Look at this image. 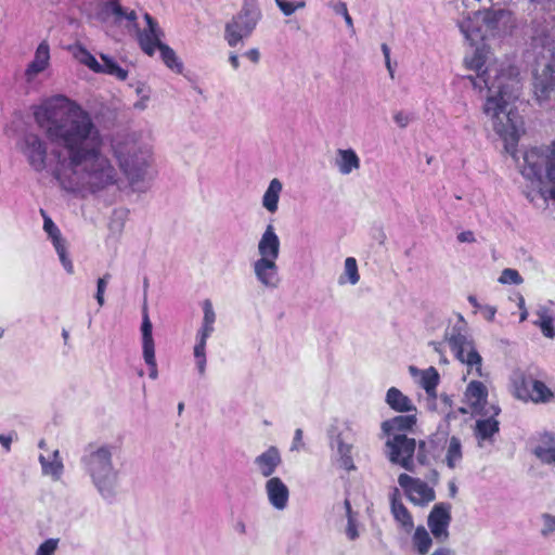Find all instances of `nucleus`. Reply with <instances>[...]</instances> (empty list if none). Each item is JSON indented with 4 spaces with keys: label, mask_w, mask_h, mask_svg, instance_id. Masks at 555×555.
<instances>
[{
    "label": "nucleus",
    "mask_w": 555,
    "mask_h": 555,
    "mask_svg": "<svg viewBox=\"0 0 555 555\" xmlns=\"http://www.w3.org/2000/svg\"><path fill=\"white\" fill-rule=\"evenodd\" d=\"M34 119L51 149V173L60 189L75 198L100 197L121 182V172L137 190L147 176L152 150L131 134L116 135L103 151V134L93 115L78 102L57 94L34 107Z\"/></svg>",
    "instance_id": "f257e3e1"
},
{
    "label": "nucleus",
    "mask_w": 555,
    "mask_h": 555,
    "mask_svg": "<svg viewBox=\"0 0 555 555\" xmlns=\"http://www.w3.org/2000/svg\"><path fill=\"white\" fill-rule=\"evenodd\" d=\"M487 56L482 49L476 48L464 57L465 67L477 73L467 76L475 89L487 88L483 114L490 119L493 130L505 142L508 153H514L522 131V121L513 103L519 96L520 81L518 69L507 61L493 62L485 66Z\"/></svg>",
    "instance_id": "f03ea898"
},
{
    "label": "nucleus",
    "mask_w": 555,
    "mask_h": 555,
    "mask_svg": "<svg viewBox=\"0 0 555 555\" xmlns=\"http://www.w3.org/2000/svg\"><path fill=\"white\" fill-rule=\"evenodd\" d=\"M116 448L107 443H91L80 457V465L100 496L115 500L120 486V472L114 464Z\"/></svg>",
    "instance_id": "7ed1b4c3"
},
{
    "label": "nucleus",
    "mask_w": 555,
    "mask_h": 555,
    "mask_svg": "<svg viewBox=\"0 0 555 555\" xmlns=\"http://www.w3.org/2000/svg\"><path fill=\"white\" fill-rule=\"evenodd\" d=\"M98 17L105 24L125 26L128 30H134L140 48L150 56H153L156 48L163 43L164 31L156 20L145 13L146 26L139 29L135 11L124 8L118 0L102 2L98 11Z\"/></svg>",
    "instance_id": "20e7f679"
},
{
    "label": "nucleus",
    "mask_w": 555,
    "mask_h": 555,
    "mask_svg": "<svg viewBox=\"0 0 555 555\" xmlns=\"http://www.w3.org/2000/svg\"><path fill=\"white\" fill-rule=\"evenodd\" d=\"M521 175L538 188L544 202L555 201V140L547 146L526 151Z\"/></svg>",
    "instance_id": "39448f33"
},
{
    "label": "nucleus",
    "mask_w": 555,
    "mask_h": 555,
    "mask_svg": "<svg viewBox=\"0 0 555 555\" xmlns=\"http://www.w3.org/2000/svg\"><path fill=\"white\" fill-rule=\"evenodd\" d=\"M515 27L513 13L506 9L477 11L459 22V28L472 44L488 37L509 34Z\"/></svg>",
    "instance_id": "423d86ee"
},
{
    "label": "nucleus",
    "mask_w": 555,
    "mask_h": 555,
    "mask_svg": "<svg viewBox=\"0 0 555 555\" xmlns=\"http://www.w3.org/2000/svg\"><path fill=\"white\" fill-rule=\"evenodd\" d=\"M444 340L448 343L455 358L467 367V373L481 377L482 358L476 349L474 339L468 333L464 318L459 314L451 321L444 331Z\"/></svg>",
    "instance_id": "0eeeda50"
},
{
    "label": "nucleus",
    "mask_w": 555,
    "mask_h": 555,
    "mask_svg": "<svg viewBox=\"0 0 555 555\" xmlns=\"http://www.w3.org/2000/svg\"><path fill=\"white\" fill-rule=\"evenodd\" d=\"M262 18L257 0H244L241 9L227 22L224 39L232 48L249 38Z\"/></svg>",
    "instance_id": "6e6552de"
},
{
    "label": "nucleus",
    "mask_w": 555,
    "mask_h": 555,
    "mask_svg": "<svg viewBox=\"0 0 555 555\" xmlns=\"http://www.w3.org/2000/svg\"><path fill=\"white\" fill-rule=\"evenodd\" d=\"M547 54L537 60L533 70L534 94L539 102L555 99V48L547 46Z\"/></svg>",
    "instance_id": "1a4fd4ad"
},
{
    "label": "nucleus",
    "mask_w": 555,
    "mask_h": 555,
    "mask_svg": "<svg viewBox=\"0 0 555 555\" xmlns=\"http://www.w3.org/2000/svg\"><path fill=\"white\" fill-rule=\"evenodd\" d=\"M389 460L406 470H413V454L416 450V441L405 434H396L386 442Z\"/></svg>",
    "instance_id": "9d476101"
},
{
    "label": "nucleus",
    "mask_w": 555,
    "mask_h": 555,
    "mask_svg": "<svg viewBox=\"0 0 555 555\" xmlns=\"http://www.w3.org/2000/svg\"><path fill=\"white\" fill-rule=\"evenodd\" d=\"M21 151L28 165L37 172H42L48 168V146L47 142L36 133L24 135Z\"/></svg>",
    "instance_id": "9b49d317"
},
{
    "label": "nucleus",
    "mask_w": 555,
    "mask_h": 555,
    "mask_svg": "<svg viewBox=\"0 0 555 555\" xmlns=\"http://www.w3.org/2000/svg\"><path fill=\"white\" fill-rule=\"evenodd\" d=\"M398 482L409 500L415 505L424 506L436 499L434 489L422 479L414 478L408 474H401L398 477Z\"/></svg>",
    "instance_id": "f8f14e48"
},
{
    "label": "nucleus",
    "mask_w": 555,
    "mask_h": 555,
    "mask_svg": "<svg viewBox=\"0 0 555 555\" xmlns=\"http://www.w3.org/2000/svg\"><path fill=\"white\" fill-rule=\"evenodd\" d=\"M40 214L43 218V230L48 234L49 240L53 244V247L59 256V259L64 268V270L68 274L74 273V264L72 259L67 254L66 241L62 236V233L59 227L53 222V220L47 215V212L41 209Z\"/></svg>",
    "instance_id": "ddd939ff"
},
{
    "label": "nucleus",
    "mask_w": 555,
    "mask_h": 555,
    "mask_svg": "<svg viewBox=\"0 0 555 555\" xmlns=\"http://www.w3.org/2000/svg\"><path fill=\"white\" fill-rule=\"evenodd\" d=\"M153 325L147 313L146 305L143 306L142 310V353L146 365L150 367L149 376L152 379L158 377L157 363L155 358V344L153 339Z\"/></svg>",
    "instance_id": "4468645a"
},
{
    "label": "nucleus",
    "mask_w": 555,
    "mask_h": 555,
    "mask_svg": "<svg viewBox=\"0 0 555 555\" xmlns=\"http://www.w3.org/2000/svg\"><path fill=\"white\" fill-rule=\"evenodd\" d=\"M278 260L256 259L251 263V270L256 281L267 289H276L281 284V275Z\"/></svg>",
    "instance_id": "2eb2a0df"
},
{
    "label": "nucleus",
    "mask_w": 555,
    "mask_h": 555,
    "mask_svg": "<svg viewBox=\"0 0 555 555\" xmlns=\"http://www.w3.org/2000/svg\"><path fill=\"white\" fill-rule=\"evenodd\" d=\"M451 522V505L438 503L430 511L427 519L431 534L438 541H446L449 538V526Z\"/></svg>",
    "instance_id": "dca6fc26"
},
{
    "label": "nucleus",
    "mask_w": 555,
    "mask_h": 555,
    "mask_svg": "<svg viewBox=\"0 0 555 555\" xmlns=\"http://www.w3.org/2000/svg\"><path fill=\"white\" fill-rule=\"evenodd\" d=\"M51 66V49L47 40H42L35 50L33 60L25 68L24 77L27 82H33L40 74Z\"/></svg>",
    "instance_id": "f3484780"
},
{
    "label": "nucleus",
    "mask_w": 555,
    "mask_h": 555,
    "mask_svg": "<svg viewBox=\"0 0 555 555\" xmlns=\"http://www.w3.org/2000/svg\"><path fill=\"white\" fill-rule=\"evenodd\" d=\"M253 464L256 473L261 477L267 479L275 477L274 474L282 464L281 452L275 446H270L255 456Z\"/></svg>",
    "instance_id": "a211bd4d"
},
{
    "label": "nucleus",
    "mask_w": 555,
    "mask_h": 555,
    "mask_svg": "<svg viewBox=\"0 0 555 555\" xmlns=\"http://www.w3.org/2000/svg\"><path fill=\"white\" fill-rule=\"evenodd\" d=\"M257 259L278 260L281 253V241L272 223L266 225L258 243Z\"/></svg>",
    "instance_id": "6ab92c4d"
},
{
    "label": "nucleus",
    "mask_w": 555,
    "mask_h": 555,
    "mask_svg": "<svg viewBox=\"0 0 555 555\" xmlns=\"http://www.w3.org/2000/svg\"><path fill=\"white\" fill-rule=\"evenodd\" d=\"M264 492L269 504L275 511H284L289 502V489L280 477H271L264 482Z\"/></svg>",
    "instance_id": "aec40b11"
},
{
    "label": "nucleus",
    "mask_w": 555,
    "mask_h": 555,
    "mask_svg": "<svg viewBox=\"0 0 555 555\" xmlns=\"http://www.w3.org/2000/svg\"><path fill=\"white\" fill-rule=\"evenodd\" d=\"M533 455L545 465L555 464V433L539 434L532 440Z\"/></svg>",
    "instance_id": "412c9836"
},
{
    "label": "nucleus",
    "mask_w": 555,
    "mask_h": 555,
    "mask_svg": "<svg viewBox=\"0 0 555 555\" xmlns=\"http://www.w3.org/2000/svg\"><path fill=\"white\" fill-rule=\"evenodd\" d=\"M464 396L469 409L460 408L459 411L462 414L480 413L487 402L488 390L483 383L479 380H472L467 385Z\"/></svg>",
    "instance_id": "4be33fe9"
},
{
    "label": "nucleus",
    "mask_w": 555,
    "mask_h": 555,
    "mask_svg": "<svg viewBox=\"0 0 555 555\" xmlns=\"http://www.w3.org/2000/svg\"><path fill=\"white\" fill-rule=\"evenodd\" d=\"M389 500L390 511L395 520L397 521L402 531H404L405 533H411L412 530L414 529V521L411 513L402 503L401 494L398 488H393L391 490L389 494Z\"/></svg>",
    "instance_id": "5701e85b"
},
{
    "label": "nucleus",
    "mask_w": 555,
    "mask_h": 555,
    "mask_svg": "<svg viewBox=\"0 0 555 555\" xmlns=\"http://www.w3.org/2000/svg\"><path fill=\"white\" fill-rule=\"evenodd\" d=\"M493 413L487 418H480L476 421L474 427V435L478 441L479 447H483L485 443L493 442V437L499 433V422L495 416L500 413L498 406H492Z\"/></svg>",
    "instance_id": "b1692460"
},
{
    "label": "nucleus",
    "mask_w": 555,
    "mask_h": 555,
    "mask_svg": "<svg viewBox=\"0 0 555 555\" xmlns=\"http://www.w3.org/2000/svg\"><path fill=\"white\" fill-rule=\"evenodd\" d=\"M412 374L418 373L415 367H410ZM421 387L426 391L428 397V409L436 410V400L437 393L436 388L439 384V374L435 367H428L426 370L420 371V380Z\"/></svg>",
    "instance_id": "393cba45"
},
{
    "label": "nucleus",
    "mask_w": 555,
    "mask_h": 555,
    "mask_svg": "<svg viewBox=\"0 0 555 555\" xmlns=\"http://www.w3.org/2000/svg\"><path fill=\"white\" fill-rule=\"evenodd\" d=\"M333 165L341 176H349L360 169L361 159L357 152L349 149H338L335 153Z\"/></svg>",
    "instance_id": "a878e982"
},
{
    "label": "nucleus",
    "mask_w": 555,
    "mask_h": 555,
    "mask_svg": "<svg viewBox=\"0 0 555 555\" xmlns=\"http://www.w3.org/2000/svg\"><path fill=\"white\" fill-rule=\"evenodd\" d=\"M39 462L43 475L51 477L54 481L61 479L64 473V464L59 450H54L48 455L40 454Z\"/></svg>",
    "instance_id": "bb28decb"
},
{
    "label": "nucleus",
    "mask_w": 555,
    "mask_h": 555,
    "mask_svg": "<svg viewBox=\"0 0 555 555\" xmlns=\"http://www.w3.org/2000/svg\"><path fill=\"white\" fill-rule=\"evenodd\" d=\"M282 192V181L278 178L270 180L268 188L261 197V206L267 212L274 215L279 210V203Z\"/></svg>",
    "instance_id": "cd10ccee"
},
{
    "label": "nucleus",
    "mask_w": 555,
    "mask_h": 555,
    "mask_svg": "<svg viewBox=\"0 0 555 555\" xmlns=\"http://www.w3.org/2000/svg\"><path fill=\"white\" fill-rule=\"evenodd\" d=\"M415 423V414L399 415L385 421L382 424V429L389 438H392L396 434H404L406 430L411 429Z\"/></svg>",
    "instance_id": "c85d7f7f"
},
{
    "label": "nucleus",
    "mask_w": 555,
    "mask_h": 555,
    "mask_svg": "<svg viewBox=\"0 0 555 555\" xmlns=\"http://www.w3.org/2000/svg\"><path fill=\"white\" fill-rule=\"evenodd\" d=\"M535 314L538 319L533 321V324L541 330L545 337L555 338L554 311L546 305H540L535 310Z\"/></svg>",
    "instance_id": "c756f323"
},
{
    "label": "nucleus",
    "mask_w": 555,
    "mask_h": 555,
    "mask_svg": "<svg viewBox=\"0 0 555 555\" xmlns=\"http://www.w3.org/2000/svg\"><path fill=\"white\" fill-rule=\"evenodd\" d=\"M509 382L513 395L517 399L528 402V398H530L529 390L533 378L527 376L522 371L516 370L512 373Z\"/></svg>",
    "instance_id": "7c9ffc66"
},
{
    "label": "nucleus",
    "mask_w": 555,
    "mask_h": 555,
    "mask_svg": "<svg viewBox=\"0 0 555 555\" xmlns=\"http://www.w3.org/2000/svg\"><path fill=\"white\" fill-rule=\"evenodd\" d=\"M203 320L201 327L196 332V336L199 339L208 340V338L215 332L216 313L212 304L209 299L203 301Z\"/></svg>",
    "instance_id": "2f4dec72"
},
{
    "label": "nucleus",
    "mask_w": 555,
    "mask_h": 555,
    "mask_svg": "<svg viewBox=\"0 0 555 555\" xmlns=\"http://www.w3.org/2000/svg\"><path fill=\"white\" fill-rule=\"evenodd\" d=\"M386 403L397 412L416 411L412 400L396 387L387 390Z\"/></svg>",
    "instance_id": "473e14b6"
},
{
    "label": "nucleus",
    "mask_w": 555,
    "mask_h": 555,
    "mask_svg": "<svg viewBox=\"0 0 555 555\" xmlns=\"http://www.w3.org/2000/svg\"><path fill=\"white\" fill-rule=\"evenodd\" d=\"M463 460V448L460 438L452 436L446 443L444 462L450 469L459 467Z\"/></svg>",
    "instance_id": "72a5a7b5"
},
{
    "label": "nucleus",
    "mask_w": 555,
    "mask_h": 555,
    "mask_svg": "<svg viewBox=\"0 0 555 555\" xmlns=\"http://www.w3.org/2000/svg\"><path fill=\"white\" fill-rule=\"evenodd\" d=\"M528 402L531 401L533 403H548L553 401L555 395L554 392L546 386L545 383L533 379L531 383V388L529 390Z\"/></svg>",
    "instance_id": "f704fd0d"
},
{
    "label": "nucleus",
    "mask_w": 555,
    "mask_h": 555,
    "mask_svg": "<svg viewBox=\"0 0 555 555\" xmlns=\"http://www.w3.org/2000/svg\"><path fill=\"white\" fill-rule=\"evenodd\" d=\"M102 63H100L99 69L96 73L106 74L116 77L117 79L124 81L128 77V72L119 66V64L109 57L107 54H100Z\"/></svg>",
    "instance_id": "c9c22d12"
},
{
    "label": "nucleus",
    "mask_w": 555,
    "mask_h": 555,
    "mask_svg": "<svg viewBox=\"0 0 555 555\" xmlns=\"http://www.w3.org/2000/svg\"><path fill=\"white\" fill-rule=\"evenodd\" d=\"M333 446L337 447L338 461L340 466L346 470L354 469L353 460L351 456L352 446L347 443L341 435H338L332 442Z\"/></svg>",
    "instance_id": "e433bc0d"
},
{
    "label": "nucleus",
    "mask_w": 555,
    "mask_h": 555,
    "mask_svg": "<svg viewBox=\"0 0 555 555\" xmlns=\"http://www.w3.org/2000/svg\"><path fill=\"white\" fill-rule=\"evenodd\" d=\"M412 542L420 555H426L433 544L431 537L424 526H418L415 529Z\"/></svg>",
    "instance_id": "4c0bfd02"
},
{
    "label": "nucleus",
    "mask_w": 555,
    "mask_h": 555,
    "mask_svg": "<svg viewBox=\"0 0 555 555\" xmlns=\"http://www.w3.org/2000/svg\"><path fill=\"white\" fill-rule=\"evenodd\" d=\"M157 49L159 50L160 59L169 69L177 74H181L183 72V63L169 46L162 43Z\"/></svg>",
    "instance_id": "58836bf2"
},
{
    "label": "nucleus",
    "mask_w": 555,
    "mask_h": 555,
    "mask_svg": "<svg viewBox=\"0 0 555 555\" xmlns=\"http://www.w3.org/2000/svg\"><path fill=\"white\" fill-rule=\"evenodd\" d=\"M206 346L207 340L199 339L195 337V345L193 347V356L195 365L199 376H204L206 373L207 366V356H206Z\"/></svg>",
    "instance_id": "ea45409f"
},
{
    "label": "nucleus",
    "mask_w": 555,
    "mask_h": 555,
    "mask_svg": "<svg viewBox=\"0 0 555 555\" xmlns=\"http://www.w3.org/2000/svg\"><path fill=\"white\" fill-rule=\"evenodd\" d=\"M360 280L357 260L353 257H348L345 260L344 273L339 276L338 283L340 285L349 283L356 285Z\"/></svg>",
    "instance_id": "a19ab883"
},
{
    "label": "nucleus",
    "mask_w": 555,
    "mask_h": 555,
    "mask_svg": "<svg viewBox=\"0 0 555 555\" xmlns=\"http://www.w3.org/2000/svg\"><path fill=\"white\" fill-rule=\"evenodd\" d=\"M74 57L92 72L96 73L100 62L82 46H76L73 51Z\"/></svg>",
    "instance_id": "79ce46f5"
},
{
    "label": "nucleus",
    "mask_w": 555,
    "mask_h": 555,
    "mask_svg": "<svg viewBox=\"0 0 555 555\" xmlns=\"http://www.w3.org/2000/svg\"><path fill=\"white\" fill-rule=\"evenodd\" d=\"M540 534L546 540L555 542V514L542 513L540 516Z\"/></svg>",
    "instance_id": "37998d69"
},
{
    "label": "nucleus",
    "mask_w": 555,
    "mask_h": 555,
    "mask_svg": "<svg viewBox=\"0 0 555 555\" xmlns=\"http://www.w3.org/2000/svg\"><path fill=\"white\" fill-rule=\"evenodd\" d=\"M275 3L285 16H289L306 7V0H275Z\"/></svg>",
    "instance_id": "c03bdc74"
},
{
    "label": "nucleus",
    "mask_w": 555,
    "mask_h": 555,
    "mask_svg": "<svg viewBox=\"0 0 555 555\" xmlns=\"http://www.w3.org/2000/svg\"><path fill=\"white\" fill-rule=\"evenodd\" d=\"M345 508H346V515H347V528H346V535L349 540H356L359 537L358 529H357V521L356 518L352 515L351 504L349 500H345Z\"/></svg>",
    "instance_id": "a18cd8bd"
},
{
    "label": "nucleus",
    "mask_w": 555,
    "mask_h": 555,
    "mask_svg": "<svg viewBox=\"0 0 555 555\" xmlns=\"http://www.w3.org/2000/svg\"><path fill=\"white\" fill-rule=\"evenodd\" d=\"M501 284H514L519 285L524 282V279L519 272L515 269H504L499 278Z\"/></svg>",
    "instance_id": "49530a36"
},
{
    "label": "nucleus",
    "mask_w": 555,
    "mask_h": 555,
    "mask_svg": "<svg viewBox=\"0 0 555 555\" xmlns=\"http://www.w3.org/2000/svg\"><path fill=\"white\" fill-rule=\"evenodd\" d=\"M109 280H111V274L105 273L102 278L98 279V281H96L95 299L100 307H102L105 304L104 294H105V289H106V286H107Z\"/></svg>",
    "instance_id": "de8ad7c7"
},
{
    "label": "nucleus",
    "mask_w": 555,
    "mask_h": 555,
    "mask_svg": "<svg viewBox=\"0 0 555 555\" xmlns=\"http://www.w3.org/2000/svg\"><path fill=\"white\" fill-rule=\"evenodd\" d=\"M330 7L337 15H341V17H344V20L349 28H353V22H352L351 16L348 13L347 4L345 2H341V1L334 2V3H331Z\"/></svg>",
    "instance_id": "09e8293b"
},
{
    "label": "nucleus",
    "mask_w": 555,
    "mask_h": 555,
    "mask_svg": "<svg viewBox=\"0 0 555 555\" xmlns=\"http://www.w3.org/2000/svg\"><path fill=\"white\" fill-rule=\"evenodd\" d=\"M59 539H48L39 545L36 555H54L59 546Z\"/></svg>",
    "instance_id": "8fccbe9b"
},
{
    "label": "nucleus",
    "mask_w": 555,
    "mask_h": 555,
    "mask_svg": "<svg viewBox=\"0 0 555 555\" xmlns=\"http://www.w3.org/2000/svg\"><path fill=\"white\" fill-rule=\"evenodd\" d=\"M302 438H304L302 429L297 428L295 430L293 442H292V446H291V449H289L292 452H299V451H301L305 448V443H304Z\"/></svg>",
    "instance_id": "3c124183"
},
{
    "label": "nucleus",
    "mask_w": 555,
    "mask_h": 555,
    "mask_svg": "<svg viewBox=\"0 0 555 555\" xmlns=\"http://www.w3.org/2000/svg\"><path fill=\"white\" fill-rule=\"evenodd\" d=\"M416 459L420 464H426L428 462L427 443L425 441L418 442L416 450Z\"/></svg>",
    "instance_id": "603ef678"
},
{
    "label": "nucleus",
    "mask_w": 555,
    "mask_h": 555,
    "mask_svg": "<svg viewBox=\"0 0 555 555\" xmlns=\"http://www.w3.org/2000/svg\"><path fill=\"white\" fill-rule=\"evenodd\" d=\"M479 312L482 314L485 320L492 322L496 314V308L491 305H483Z\"/></svg>",
    "instance_id": "864d4df0"
},
{
    "label": "nucleus",
    "mask_w": 555,
    "mask_h": 555,
    "mask_svg": "<svg viewBox=\"0 0 555 555\" xmlns=\"http://www.w3.org/2000/svg\"><path fill=\"white\" fill-rule=\"evenodd\" d=\"M393 120L400 128H405L410 122V117L403 112H397L393 115Z\"/></svg>",
    "instance_id": "5fc2aeb1"
},
{
    "label": "nucleus",
    "mask_w": 555,
    "mask_h": 555,
    "mask_svg": "<svg viewBox=\"0 0 555 555\" xmlns=\"http://www.w3.org/2000/svg\"><path fill=\"white\" fill-rule=\"evenodd\" d=\"M382 51L385 56L386 67L389 70L390 76L393 77V70H392L391 63H390V49L386 43H383Z\"/></svg>",
    "instance_id": "6e6d98bb"
},
{
    "label": "nucleus",
    "mask_w": 555,
    "mask_h": 555,
    "mask_svg": "<svg viewBox=\"0 0 555 555\" xmlns=\"http://www.w3.org/2000/svg\"><path fill=\"white\" fill-rule=\"evenodd\" d=\"M457 240L461 243H474L476 241L475 235L472 231H463L457 235Z\"/></svg>",
    "instance_id": "4d7b16f0"
},
{
    "label": "nucleus",
    "mask_w": 555,
    "mask_h": 555,
    "mask_svg": "<svg viewBox=\"0 0 555 555\" xmlns=\"http://www.w3.org/2000/svg\"><path fill=\"white\" fill-rule=\"evenodd\" d=\"M245 56L253 63L257 64L260 60V52L257 48H253L245 52Z\"/></svg>",
    "instance_id": "13d9d810"
},
{
    "label": "nucleus",
    "mask_w": 555,
    "mask_h": 555,
    "mask_svg": "<svg viewBox=\"0 0 555 555\" xmlns=\"http://www.w3.org/2000/svg\"><path fill=\"white\" fill-rule=\"evenodd\" d=\"M518 308L520 310V322H524L528 318V310L526 308L525 298L519 296L518 298Z\"/></svg>",
    "instance_id": "bf43d9fd"
},
{
    "label": "nucleus",
    "mask_w": 555,
    "mask_h": 555,
    "mask_svg": "<svg viewBox=\"0 0 555 555\" xmlns=\"http://www.w3.org/2000/svg\"><path fill=\"white\" fill-rule=\"evenodd\" d=\"M233 528H234V531L241 535L246 534V532H247V526L243 520H237L234 524Z\"/></svg>",
    "instance_id": "052dcab7"
},
{
    "label": "nucleus",
    "mask_w": 555,
    "mask_h": 555,
    "mask_svg": "<svg viewBox=\"0 0 555 555\" xmlns=\"http://www.w3.org/2000/svg\"><path fill=\"white\" fill-rule=\"evenodd\" d=\"M12 437L7 435H0V444L7 452L11 450Z\"/></svg>",
    "instance_id": "680f3d73"
},
{
    "label": "nucleus",
    "mask_w": 555,
    "mask_h": 555,
    "mask_svg": "<svg viewBox=\"0 0 555 555\" xmlns=\"http://www.w3.org/2000/svg\"><path fill=\"white\" fill-rule=\"evenodd\" d=\"M430 555H456V553H455V551H453L449 547L441 546V547L436 548Z\"/></svg>",
    "instance_id": "e2e57ef3"
},
{
    "label": "nucleus",
    "mask_w": 555,
    "mask_h": 555,
    "mask_svg": "<svg viewBox=\"0 0 555 555\" xmlns=\"http://www.w3.org/2000/svg\"><path fill=\"white\" fill-rule=\"evenodd\" d=\"M467 300L473 306V308L475 309V313L479 312L481 310V308L483 307V305L480 304L478 301V299L476 298V296H474V295H469Z\"/></svg>",
    "instance_id": "0e129e2a"
},
{
    "label": "nucleus",
    "mask_w": 555,
    "mask_h": 555,
    "mask_svg": "<svg viewBox=\"0 0 555 555\" xmlns=\"http://www.w3.org/2000/svg\"><path fill=\"white\" fill-rule=\"evenodd\" d=\"M229 62L234 69H237L240 67V60L236 54H234V53L230 54Z\"/></svg>",
    "instance_id": "69168bd1"
},
{
    "label": "nucleus",
    "mask_w": 555,
    "mask_h": 555,
    "mask_svg": "<svg viewBox=\"0 0 555 555\" xmlns=\"http://www.w3.org/2000/svg\"><path fill=\"white\" fill-rule=\"evenodd\" d=\"M449 492H450V496L451 498H454L457 493V487L455 485L454 481H450L449 482Z\"/></svg>",
    "instance_id": "338daca9"
},
{
    "label": "nucleus",
    "mask_w": 555,
    "mask_h": 555,
    "mask_svg": "<svg viewBox=\"0 0 555 555\" xmlns=\"http://www.w3.org/2000/svg\"><path fill=\"white\" fill-rule=\"evenodd\" d=\"M440 400L446 406H451V399L449 396L441 395Z\"/></svg>",
    "instance_id": "774afa93"
}]
</instances>
